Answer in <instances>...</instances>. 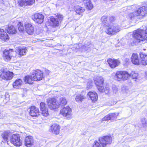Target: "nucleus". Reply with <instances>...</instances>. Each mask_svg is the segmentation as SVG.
I'll use <instances>...</instances> for the list:
<instances>
[{
    "label": "nucleus",
    "instance_id": "7ed1b4c3",
    "mask_svg": "<svg viewBox=\"0 0 147 147\" xmlns=\"http://www.w3.org/2000/svg\"><path fill=\"white\" fill-rule=\"evenodd\" d=\"M55 15L56 18H55L53 16H51L46 22L48 26L53 28L59 27L60 23L63 20L64 18L63 15L59 13L55 14Z\"/></svg>",
    "mask_w": 147,
    "mask_h": 147
},
{
    "label": "nucleus",
    "instance_id": "ea45409f",
    "mask_svg": "<svg viewBox=\"0 0 147 147\" xmlns=\"http://www.w3.org/2000/svg\"><path fill=\"white\" fill-rule=\"evenodd\" d=\"M18 5L21 7L26 5V2L25 0H19L18 1Z\"/></svg>",
    "mask_w": 147,
    "mask_h": 147
},
{
    "label": "nucleus",
    "instance_id": "5701e85b",
    "mask_svg": "<svg viewBox=\"0 0 147 147\" xmlns=\"http://www.w3.org/2000/svg\"><path fill=\"white\" fill-rule=\"evenodd\" d=\"M23 82L22 80L20 79H18L16 80L12 84V86L13 88L19 89L22 85Z\"/></svg>",
    "mask_w": 147,
    "mask_h": 147
},
{
    "label": "nucleus",
    "instance_id": "412c9836",
    "mask_svg": "<svg viewBox=\"0 0 147 147\" xmlns=\"http://www.w3.org/2000/svg\"><path fill=\"white\" fill-rule=\"evenodd\" d=\"M23 80L26 84H32L35 81L32 73L30 75H28L24 76Z\"/></svg>",
    "mask_w": 147,
    "mask_h": 147
},
{
    "label": "nucleus",
    "instance_id": "1a4fd4ad",
    "mask_svg": "<svg viewBox=\"0 0 147 147\" xmlns=\"http://www.w3.org/2000/svg\"><path fill=\"white\" fill-rule=\"evenodd\" d=\"M14 76L13 72L3 69L1 71L0 78L2 80L7 81L11 80Z\"/></svg>",
    "mask_w": 147,
    "mask_h": 147
},
{
    "label": "nucleus",
    "instance_id": "c9c22d12",
    "mask_svg": "<svg viewBox=\"0 0 147 147\" xmlns=\"http://www.w3.org/2000/svg\"><path fill=\"white\" fill-rule=\"evenodd\" d=\"M130 76L134 79H137L138 78V74L134 71H131L130 73Z\"/></svg>",
    "mask_w": 147,
    "mask_h": 147
},
{
    "label": "nucleus",
    "instance_id": "bb28decb",
    "mask_svg": "<svg viewBox=\"0 0 147 147\" xmlns=\"http://www.w3.org/2000/svg\"><path fill=\"white\" fill-rule=\"evenodd\" d=\"M27 51V49L26 47L18 48L17 50L18 54L20 57L25 55Z\"/></svg>",
    "mask_w": 147,
    "mask_h": 147
},
{
    "label": "nucleus",
    "instance_id": "4468645a",
    "mask_svg": "<svg viewBox=\"0 0 147 147\" xmlns=\"http://www.w3.org/2000/svg\"><path fill=\"white\" fill-rule=\"evenodd\" d=\"M44 16L40 13H35L32 16V19L36 23L41 24L44 21Z\"/></svg>",
    "mask_w": 147,
    "mask_h": 147
},
{
    "label": "nucleus",
    "instance_id": "c756f323",
    "mask_svg": "<svg viewBox=\"0 0 147 147\" xmlns=\"http://www.w3.org/2000/svg\"><path fill=\"white\" fill-rule=\"evenodd\" d=\"M67 103V99L64 97L61 98L59 99V106H64L66 105Z\"/></svg>",
    "mask_w": 147,
    "mask_h": 147
},
{
    "label": "nucleus",
    "instance_id": "58836bf2",
    "mask_svg": "<svg viewBox=\"0 0 147 147\" xmlns=\"http://www.w3.org/2000/svg\"><path fill=\"white\" fill-rule=\"evenodd\" d=\"M26 2V6L32 5L35 2V0H25Z\"/></svg>",
    "mask_w": 147,
    "mask_h": 147
},
{
    "label": "nucleus",
    "instance_id": "a18cd8bd",
    "mask_svg": "<svg viewBox=\"0 0 147 147\" xmlns=\"http://www.w3.org/2000/svg\"><path fill=\"white\" fill-rule=\"evenodd\" d=\"M111 120L109 114L106 116L102 119V121H108Z\"/></svg>",
    "mask_w": 147,
    "mask_h": 147
},
{
    "label": "nucleus",
    "instance_id": "4c0bfd02",
    "mask_svg": "<svg viewBox=\"0 0 147 147\" xmlns=\"http://www.w3.org/2000/svg\"><path fill=\"white\" fill-rule=\"evenodd\" d=\"M98 96L96 93L95 92H92V102H94L97 100Z\"/></svg>",
    "mask_w": 147,
    "mask_h": 147
},
{
    "label": "nucleus",
    "instance_id": "f3484780",
    "mask_svg": "<svg viewBox=\"0 0 147 147\" xmlns=\"http://www.w3.org/2000/svg\"><path fill=\"white\" fill-rule=\"evenodd\" d=\"M60 128L61 127L59 125L54 123L51 126L49 131L55 135H58L59 134Z\"/></svg>",
    "mask_w": 147,
    "mask_h": 147
},
{
    "label": "nucleus",
    "instance_id": "f03ea898",
    "mask_svg": "<svg viewBox=\"0 0 147 147\" xmlns=\"http://www.w3.org/2000/svg\"><path fill=\"white\" fill-rule=\"evenodd\" d=\"M142 33L143 32L139 29L134 31L133 34L134 38L129 40V44L131 45H134L136 43L140 42L141 41L144 42V43L147 42V37L143 36Z\"/></svg>",
    "mask_w": 147,
    "mask_h": 147
},
{
    "label": "nucleus",
    "instance_id": "cd10ccee",
    "mask_svg": "<svg viewBox=\"0 0 147 147\" xmlns=\"http://www.w3.org/2000/svg\"><path fill=\"white\" fill-rule=\"evenodd\" d=\"M114 78L119 81L122 80V71H117L115 74Z\"/></svg>",
    "mask_w": 147,
    "mask_h": 147
},
{
    "label": "nucleus",
    "instance_id": "20e7f679",
    "mask_svg": "<svg viewBox=\"0 0 147 147\" xmlns=\"http://www.w3.org/2000/svg\"><path fill=\"white\" fill-rule=\"evenodd\" d=\"M147 14V7L143 6L138 9L135 12L130 13L129 17L131 20L134 19L136 18H143Z\"/></svg>",
    "mask_w": 147,
    "mask_h": 147
},
{
    "label": "nucleus",
    "instance_id": "49530a36",
    "mask_svg": "<svg viewBox=\"0 0 147 147\" xmlns=\"http://www.w3.org/2000/svg\"><path fill=\"white\" fill-rule=\"evenodd\" d=\"M92 147H101L99 143L97 141H95L94 144L92 146Z\"/></svg>",
    "mask_w": 147,
    "mask_h": 147
},
{
    "label": "nucleus",
    "instance_id": "8fccbe9b",
    "mask_svg": "<svg viewBox=\"0 0 147 147\" xmlns=\"http://www.w3.org/2000/svg\"><path fill=\"white\" fill-rule=\"evenodd\" d=\"M114 104V102L113 101H112V99L110 100L109 102V103L107 105L109 106H111L112 105Z\"/></svg>",
    "mask_w": 147,
    "mask_h": 147
},
{
    "label": "nucleus",
    "instance_id": "0eeeda50",
    "mask_svg": "<svg viewBox=\"0 0 147 147\" xmlns=\"http://www.w3.org/2000/svg\"><path fill=\"white\" fill-rule=\"evenodd\" d=\"M47 103L49 108L51 110H56L59 107V105L57 99L55 97L48 99Z\"/></svg>",
    "mask_w": 147,
    "mask_h": 147
},
{
    "label": "nucleus",
    "instance_id": "a878e982",
    "mask_svg": "<svg viewBox=\"0 0 147 147\" xmlns=\"http://www.w3.org/2000/svg\"><path fill=\"white\" fill-rule=\"evenodd\" d=\"M74 9L77 14L81 16H82V13L85 11L84 8L79 5L75 6Z\"/></svg>",
    "mask_w": 147,
    "mask_h": 147
},
{
    "label": "nucleus",
    "instance_id": "09e8293b",
    "mask_svg": "<svg viewBox=\"0 0 147 147\" xmlns=\"http://www.w3.org/2000/svg\"><path fill=\"white\" fill-rule=\"evenodd\" d=\"M51 72V71L47 69H45V70L44 71V73L45 74L46 76H48L49 75L50 73Z\"/></svg>",
    "mask_w": 147,
    "mask_h": 147
},
{
    "label": "nucleus",
    "instance_id": "b1692460",
    "mask_svg": "<svg viewBox=\"0 0 147 147\" xmlns=\"http://www.w3.org/2000/svg\"><path fill=\"white\" fill-rule=\"evenodd\" d=\"M140 55L141 59L140 64L143 65H147V55L144 53H141Z\"/></svg>",
    "mask_w": 147,
    "mask_h": 147
},
{
    "label": "nucleus",
    "instance_id": "6e6552de",
    "mask_svg": "<svg viewBox=\"0 0 147 147\" xmlns=\"http://www.w3.org/2000/svg\"><path fill=\"white\" fill-rule=\"evenodd\" d=\"M71 109L67 106L61 109L60 114L66 119H69L71 118Z\"/></svg>",
    "mask_w": 147,
    "mask_h": 147
},
{
    "label": "nucleus",
    "instance_id": "c03bdc74",
    "mask_svg": "<svg viewBox=\"0 0 147 147\" xmlns=\"http://www.w3.org/2000/svg\"><path fill=\"white\" fill-rule=\"evenodd\" d=\"M112 89L114 93H116L118 90V88L115 85H113L112 86Z\"/></svg>",
    "mask_w": 147,
    "mask_h": 147
},
{
    "label": "nucleus",
    "instance_id": "37998d69",
    "mask_svg": "<svg viewBox=\"0 0 147 147\" xmlns=\"http://www.w3.org/2000/svg\"><path fill=\"white\" fill-rule=\"evenodd\" d=\"M109 23L110 24L111 23L113 24V22L115 20V18L113 16H109L108 18Z\"/></svg>",
    "mask_w": 147,
    "mask_h": 147
},
{
    "label": "nucleus",
    "instance_id": "a19ab883",
    "mask_svg": "<svg viewBox=\"0 0 147 147\" xmlns=\"http://www.w3.org/2000/svg\"><path fill=\"white\" fill-rule=\"evenodd\" d=\"M86 8L89 10H90L92 9V5L90 1H88L86 3Z\"/></svg>",
    "mask_w": 147,
    "mask_h": 147
},
{
    "label": "nucleus",
    "instance_id": "6ab92c4d",
    "mask_svg": "<svg viewBox=\"0 0 147 147\" xmlns=\"http://www.w3.org/2000/svg\"><path fill=\"white\" fill-rule=\"evenodd\" d=\"M34 140L32 136H28L25 137L24 144L25 146L27 147H31L34 145Z\"/></svg>",
    "mask_w": 147,
    "mask_h": 147
},
{
    "label": "nucleus",
    "instance_id": "2eb2a0df",
    "mask_svg": "<svg viewBox=\"0 0 147 147\" xmlns=\"http://www.w3.org/2000/svg\"><path fill=\"white\" fill-rule=\"evenodd\" d=\"M32 74L36 82L40 81L44 78L43 72L40 69L33 70Z\"/></svg>",
    "mask_w": 147,
    "mask_h": 147
},
{
    "label": "nucleus",
    "instance_id": "3c124183",
    "mask_svg": "<svg viewBox=\"0 0 147 147\" xmlns=\"http://www.w3.org/2000/svg\"><path fill=\"white\" fill-rule=\"evenodd\" d=\"M92 92H89L87 94L88 96L91 100L92 99Z\"/></svg>",
    "mask_w": 147,
    "mask_h": 147
},
{
    "label": "nucleus",
    "instance_id": "9b49d317",
    "mask_svg": "<svg viewBox=\"0 0 147 147\" xmlns=\"http://www.w3.org/2000/svg\"><path fill=\"white\" fill-rule=\"evenodd\" d=\"M28 110L29 115L31 117H38L40 115L39 109L34 105L30 106Z\"/></svg>",
    "mask_w": 147,
    "mask_h": 147
},
{
    "label": "nucleus",
    "instance_id": "dca6fc26",
    "mask_svg": "<svg viewBox=\"0 0 147 147\" xmlns=\"http://www.w3.org/2000/svg\"><path fill=\"white\" fill-rule=\"evenodd\" d=\"M39 107L41 115L43 116L47 117L49 115V109L46 103L44 102H40Z\"/></svg>",
    "mask_w": 147,
    "mask_h": 147
},
{
    "label": "nucleus",
    "instance_id": "473e14b6",
    "mask_svg": "<svg viewBox=\"0 0 147 147\" xmlns=\"http://www.w3.org/2000/svg\"><path fill=\"white\" fill-rule=\"evenodd\" d=\"M121 92L125 96L129 94L130 93L129 90L127 86H123L122 87Z\"/></svg>",
    "mask_w": 147,
    "mask_h": 147
},
{
    "label": "nucleus",
    "instance_id": "72a5a7b5",
    "mask_svg": "<svg viewBox=\"0 0 147 147\" xmlns=\"http://www.w3.org/2000/svg\"><path fill=\"white\" fill-rule=\"evenodd\" d=\"M130 74L126 71H122V80H126L128 79L129 77L130 76Z\"/></svg>",
    "mask_w": 147,
    "mask_h": 147
},
{
    "label": "nucleus",
    "instance_id": "4be33fe9",
    "mask_svg": "<svg viewBox=\"0 0 147 147\" xmlns=\"http://www.w3.org/2000/svg\"><path fill=\"white\" fill-rule=\"evenodd\" d=\"M131 62L134 65H139L140 64V61L139 59L138 55L136 53L132 54L131 58Z\"/></svg>",
    "mask_w": 147,
    "mask_h": 147
},
{
    "label": "nucleus",
    "instance_id": "79ce46f5",
    "mask_svg": "<svg viewBox=\"0 0 147 147\" xmlns=\"http://www.w3.org/2000/svg\"><path fill=\"white\" fill-rule=\"evenodd\" d=\"M141 121L143 126L144 127H147V121L145 118H143L141 119Z\"/></svg>",
    "mask_w": 147,
    "mask_h": 147
},
{
    "label": "nucleus",
    "instance_id": "f8f14e48",
    "mask_svg": "<svg viewBox=\"0 0 147 147\" xmlns=\"http://www.w3.org/2000/svg\"><path fill=\"white\" fill-rule=\"evenodd\" d=\"M99 140L103 147H106L110 144L112 142V138L110 136H105L100 137Z\"/></svg>",
    "mask_w": 147,
    "mask_h": 147
},
{
    "label": "nucleus",
    "instance_id": "603ef678",
    "mask_svg": "<svg viewBox=\"0 0 147 147\" xmlns=\"http://www.w3.org/2000/svg\"><path fill=\"white\" fill-rule=\"evenodd\" d=\"M146 77H147V73H146Z\"/></svg>",
    "mask_w": 147,
    "mask_h": 147
},
{
    "label": "nucleus",
    "instance_id": "423d86ee",
    "mask_svg": "<svg viewBox=\"0 0 147 147\" xmlns=\"http://www.w3.org/2000/svg\"><path fill=\"white\" fill-rule=\"evenodd\" d=\"M10 142L14 146L19 147L22 146L23 142L20 135L18 134H12L10 138Z\"/></svg>",
    "mask_w": 147,
    "mask_h": 147
},
{
    "label": "nucleus",
    "instance_id": "7c9ffc66",
    "mask_svg": "<svg viewBox=\"0 0 147 147\" xmlns=\"http://www.w3.org/2000/svg\"><path fill=\"white\" fill-rule=\"evenodd\" d=\"M101 20L102 23L105 25V27L107 26V24H109V23L107 16L106 15H105L102 16L101 18Z\"/></svg>",
    "mask_w": 147,
    "mask_h": 147
},
{
    "label": "nucleus",
    "instance_id": "c85d7f7f",
    "mask_svg": "<svg viewBox=\"0 0 147 147\" xmlns=\"http://www.w3.org/2000/svg\"><path fill=\"white\" fill-rule=\"evenodd\" d=\"M18 30L20 32H23L25 31V28L23 24L21 22H19L17 25Z\"/></svg>",
    "mask_w": 147,
    "mask_h": 147
},
{
    "label": "nucleus",
    "instance_id": "de8ad7c7",
    "mask_svg": "<svg viewBox=\"0 0 147 147\" xmlns=\"http://www.w3.org/2000/svg\"><path fill=\"white\" fill-rule=\"evenodd\" d=\"M139 30H141L142 32H143L142 35H143V36H147V27L146 28V31H145L143 30H142L141 29H139Z\"/></svg>",
    "mask_w": 147,
    "mask_h": 147
},
{
    "label": "nucleus",
    "instance_id": "ddd939ff",
    "mask_svg": "<svg viewBox=\"0 0 147 147\" xmlns=\"http://www.w3.org/2000/svg\"><path fill=\"white\" fill-rule=\"evenodd\" d=\"M13 49H5L3 51L2 57L5 61H10L13 56L12 54L14 53Z\"/></svg>",
    "mask_w": 147,
    "mask_h": 147
},
{
    "label": "nucleus",
    "instance_id": "f257e3e1",
    "mask_svg": "<svg viewBox=\"0 0 147 147\" xmlns=\"http://www.w3.org/2000/svg\"><path fill=\"white\" fill-rule=\"evenodd\" d=\"M17 33L16 28L13 25H8L5 30L0 28V39L3 42H7L10 39L9 35H14Z\"/></svg>",
    "mask_w": 147,
    "mask_h": 147
},
{
    "label": "nucleus",
    "instance_id": "39448f33",
    "mask_svg": "<svg viewBox=\"0 0 147 147\" xmlns=\"http://www.w3.org/2000/svg\"><path fill=\"white\" fill-rule=\"evenodd\" d=\"M106 33L109 35H113L116 34L120 31V28L119 26L115 24L110 23L107 24L106 27Z\"/></svg>",
    "mask_w": 147,
    "mask_h": 147
},
{
    "label": "nucleus",
    "instance_id": "2f4dec72",
    "mask_svg": "<svg viewBox=\"0 0 147 147\" xmlns=\"http://www.w3.org/2000/svg\"><path fill=\"white\" fill-rule=\"evenodd\" d=\"M85 98V97L81 94H79L76 96L75 100L77 102H82L83 100Z\"/></svg>",
    "mask_w": 147,
    "mask_h": 147
},
{
    "label": "nucleus",
    "instance_id": "a211bd4d",
    "mask_svg": "<svg viewBox=\"0 0 147 147\" xmlns=\"http://www.w3.org/2000/svg\"><path fill=\"white\" fill-rule=\"evenodd\" d=\"M25 31L29 35H32L34 31V26L30 23H27L24 24Z\"/></svg>",
    "mask_w": 147,
    "mask_h": 147
},
{
    "label": "nucleus",
    "instance_id": "9d476101",
    "mask_svg": "<svg viewBox=\"0 0 147 147\" xmlns=\"http://www.w3.org/2000/svg\"><path fill=\"white\" fill-rule=\"evenodd\" d=\"M94 82L99 91H102L104 80L101 76L95 77L94 78Z\"/></svg>",
    "mask_w": 147,
    "mask_h": 147
},
{
    "label": "nucleus",
    "instance_id": "393cba45",
    "mask_svg": "<svg viewBox=\"0 0 147 147\" xmlns=\"http://www.w3.org/2000/svg\"><path fill=\"white\" fill-rule=\"evenodd\" d=\"M11 134V132L9 131L5 130L2 133L1 136L4 141L7 142Z\"/></svg>",
    "mask_w": 147,
    "mask_h": 147
},
{
    "label": "nucleus",
    "instance_id": "f704fd0d",
    "mask_svg": "<svg viewBox=\"0 0 147 147\" xmlns=\"http://www.w3.org/2000/svg\"><path fill=\"white\" fill-rule=\"evenodd\" d=\"M119 114V113H115L109 114L111 120H114L116 119Z\"/></svg>",
    "mask_w": 147,
    "mask_h": 147
},
{
    "label": "nucleus",
    "instance_id": "e433bc0d",
    "mask_svg": "<svg viewBox=\"0 0 147 147\" xmlns=\"http://www.w3.org/2000/svg\"><path fill=\"white\" fill-rule=\"evenodd\" d=\"M102 89L103 90L102 91L100 92H104L106 94H108L109 93L110 90L109 86L107 85L105 86V88H104V87L103 86V88Z\"/></svg>",
    "mask_w": 147,
    "mask_h": 147
},
{
    "label": "nucleus",
    "instance_id": "aec40b11",
    "mask_svg": "<svg viewBox=\"0 0 147 147\" xmlns=\"http://www.w3.org/2000/svg\"><path fill=\"white\" fill-rule=\"evenodd\" d=\"M107 62L109 66L112 68H114L120 64V61L118 59L109 58L107 60Z\"/></svg>",
    "mask_w": 147,
    "mask_h": 147
}]
</instances>
